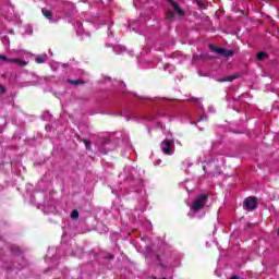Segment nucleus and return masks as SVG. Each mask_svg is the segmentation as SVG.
Masks as SVG:
<instances>
[{"mask_svg":"<svg viewBox=\"0 0 279 279\" xmlns=\"http://www.w3.org/2000/svg\"><path fill=\"white\" fill-rule=\"evenodd\" d=\"M5 93V87L3 85H0V95H3Z\"/></svg>","mask_w":279,"mask_h":279,"instance_id":"obj_18","label":"nucleus"},{"mask_svg":"<svg viewBox=\"0 0 279 279\" xmlns=\"http://www.w3.org/2000/svg\"><path fill=\"white\" fill-rule=\"evenodd\" d=\"M209 49H210V51L218 53V56H225V58H232V56H234V51L216 47L213 44L209 45Z\"/></svg>","mask_w":279,"mask_h":279,"instance_id":"obj_2","label":"nucleus"},{"mask_svg":"<svg viewBox=\"0 0 279 279\" xmlns=\"http://www.w3.org/2000/svg\"><path fill=\"white\" fill-rule=\"evenodd\" d=\"M169 3L172 5V8L174 9V11L177 12V14L179 16H184L186 13L184 12V10H182V8H180V4H178V2L173 1V0H168Z\"/></svg>","mask_w":279,"mask_h":279,"instance_id":"obj_5","label":"nucleus"},{"mask_svg":"<svg viewBox=\"0 0 279 279\" xmlns=\"http://www.w3.org/2000/svg\"><path fill=\"white\" fill-rule=\"evenodd\" d=\"M11 62L19 64V66H27V61L21 59H11Z\"/></svg>","mask_w":279,"mask_h":279,"instance_id":"obj_9","label":"nucleus"},{"mask_svg":"<svg viewBox=\"0 0 279 279\" xmlns=\"http://www.w3.org/2000/svg\"><path fill=\"white\" fill-rule=\"evenodd\" d=\"M203 169L206 173H208V170H206V166H204Z\"/></svg>","mask_w":279,"mask_h":279,"instance_id":"obj_21","label":"nucleus"},{"mask_svg":"<svg viewBox=\"0 0 279 279\" xmlns=\"http://www.w3.org/2000/svg\"><path fill=\"white\" fill-rule=\"evenodd\" d=\"M267 56H268L267 52L260 51V52H257L256 58L257 60L263 61L265 58H267Z\"/></svg>","mask_w":279,"mask_h":279,"instance_id":"obj_12","label":"nucleus"},{"mask_svg":"<svg viewBox=\"0 0 279 279\" xmlns=\"http://www.w3.org/2000/svg\"><path fill=\"white\" fill-rule=\"evenodd\" d=\"M160 147H161V151H163L166 156H171V154H173V149L171 148V141L169 140L162 141L160 144Z\"/></svg>","mask_w":279,"mask_h":279,"instance_id":"obj_4","label":"nucleus"},{"mask_svg":"<svg viewBox=\"0 0 279 279\" xmlns=\"http://www.w3.org/2000/svg\"><path fill=\"white\" fill-rule=\"evenodd\" d=\"M166 19H168V21H173V19H175V13L173 11H167Z\"/></svg>","mask_w":279,"mask_h":279,"instance_id":"obj_11","label":"nucleus"},{"mask_svg":"<svg viewBox=\"0 0 279 279\" xmlns=\"http://www.w3.org/2000/svg\"><path fill=\"white\" fill-rule=\"evenodd\" d=\"M196 4L198 5V8H202L203 10L208 9V3L206 1L196 0Z\"/></svg>","mask_w":279,"mask_h":279,"instance_id":"obj_10","label":"nucleus"},{"mask_svg":"<svg viewBox=\"0 0 279 279\" xmlns=\"http://www.w3.org/2000/svg\"><path fill=\"white\" fill-rule=\"evenodd\" d=\"M107 258H109V260H112V259H114V255H112V254H108V256H107Z\"/></svg>","mask_w":279,"mask_h":279,"instance_id":"obj_19","label":"nucleus"},{"mask_svg":"<svg viewBox=\"0 0 279 279\" xmlns=\"http://www.w3.org/2000/svg\"><path fill=\"white\" fill-rule=\"evenodd\" d=\"M35 62H36L37 64H45V57H37V58L35 59Z\"/></svg>","mask_w":279,"mask_h":279,"instance_id":"obj_15","label":"nucleus"},{"mask_svg":"<svg viewBox=\"0 0 279 279\" xmlns=\"http://www.w3.org/2000/svg\"><path fill=\"white\" fill-rule=\"evenodd\" d=\"M68 84H72L73 86H80V85L83 86L84 84H86V82L83 81V80H71V78H69Z\"/></svg>","mask_w":279,"mask_h":279,"instance_id":"obj_7","label":"nucleus"},{"mask_svg":"<svg viewBox=\"0 0 279 279\" xmlns=\"http://www.w3.org/2000/svg\"><path fill=\"white\" fill-rule=\"evenodd\" d=\"M234 80H239V75L225 76L222 78H219L218 82H220V83H223V82H234Z\"/></svg>","mask_w":279,"mask_h":279,"instance_id":"obj_6","label":"nucleus"},{"mask_svg":"<svg viewBox=\"0 0 279 279\" xmlns=\"http://www.w3.org/2000/svg\"><path fill=\"white\" fill-rule=\"evenodd\" d=\"M216 171L209 170L208 173L209 175H219L221 173V169L219 167L215 166Z\"/></svg>","mask_w":279,"mask_h":279,"instance_id":"obj_13","label":"nucleus"},{"mask_svg":"<svg viewBox=\"0 0 279 279\" xmlns=\"http://www.w3.org/2000/svg\"><path fill=\"white\" fill-rule=\"evenodd\" d=\"M251 226H254V225H248V228H251Z\"/></svg>","mask_w":279,"mask_h":279,"instance_id":"obj_22","label":"nucleus"},{"mask_svg":"<svg viewBox=\"0 0 279 279\" xmlns=\"http://www.w3.org/2000/svg\"><path fill=\"white\" fill-rule=\"evenodd\" d=\"M156 259L158 260L159 265H162V262H160V255H156Z\"/></svg>","mask_w":279,"mask_h":279,"instance_id":"obj_20","label":"nucleus"},{"mask_svg":"<svg viewBox=\"0 0 279 279\" xmlns=\"http://www.w3.org/2000/svg\"><path fill=\"white\" fill-rule=\"evenodd\" d=\"M202 119H204V118H201L198 121H202Z\"/></svg>","mask_w":279,"mask_h":279,"instance_id":"obj_23","label":"nucleus"},{"mask_svg":"<svg viewBox=\"0 0 279 279\" xmlns=\"http://www.w3.org/2000/svg\"><path fill=\"white\" fill-rule=\"evenodd\" d=\"M244 208L245 210H256L257 202L255 197H247L244 199Z\"/></svg>","mask_w":279,"mask_h":279,"instance_id":"obj_3","label":"nucleus"},{"mask_svg":"<svg viewBox=\"0 0 279 279\" xmlns=\"http://www.w3.org/2000/svg\"><path fill=\"white\" fill-rule=\"evenodd\" d=\"M71 217L72 219H75V220L80 219V211H77V209L72 210Z\"/></svg>","mask_w":279,"mask_h":279,"instance_id":"obj_14","label":"nucleus"},{"mask_svg":"<svg viewBox=\"0 0 279 279\" xmlns=\"http://www.w3.org/2000/svg\"><path fill=\"white\" fill-rule=\"evenodd\" d=\"M207 204H208V194H199L192 202L191 208L193 213H199L201 210H204V208H206Z\"/></svg>","mask_w":279,"mask_h":279,"instance_id":"obj_1","label":"nucleus"},{"mask_svg":"<svg viewBox=\"0 0 279 279\" xmlns=\"http://www.w3.org/2000/svg\"><path fill=\"white\" fill-rule=\"evenodd\" d=\"M0 60H2V62H12V59L5 57V54H0Z\"/></svg>","mask_w":279,"mask_h":279,"instance_id":"obj_16","label":"nucleus"},{"mask_svg":"<svg viewBox=\"0 0 279 279\" xmlns=\"http://www.w3.org/2000/svg\"><path fill=\"white\" fill-rule=\"evenodd\" d=\"M41 14L48 19V21H51L53 19V13L47 9L41 10Z\"/></svg>","mask_w":279,"mask_h":279,"instance_id":"obj_8","label":"nucleus"},{"mask_svg":"<svg viewBox=\"0 0 279 279\" xmlns=\"http://www.w3.org/2000/svg\"><path fill=\"white\" fill-rule=\"evenodd\" d=\"M83 143H84L86 149H90V141H88V140H83Z\"/></svg>","mask_w":279,"mask_h":279,"instance_id":"obj_17","label":"nucleus"}]
</instances>
